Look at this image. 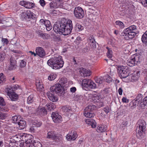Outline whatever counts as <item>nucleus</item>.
<instances>
[{
  "label": "nucleus",
  "mask_w": 147,
  "mask_h": 147,
  "mask_svg": "<svg viewBox=\"0 0 147 147\" xmlns=\"http://www.w3.org/2000/svg\"><path fill=\"white\" fill-rule=\"evenodd\" d=\"M31 140H27L26 141L25 143L24 144L23 146L24 147H28L30 145V143H31L30 142Z\"/></svg>",
  "instance_id": "4d7b16f0"
},
{
  "label": "nucleus",
  "mask_w": 147,
  "mask_h": 147,
  "mask_svg": "<svg viewBox=\"0 0 147 147\" xmlns=\"http://www.w3.org/2000/svg\"><path fill=\"white\" fill-rule=\"evenodd\" d=\"M107 129L106 125H100L98 126L96 129V131L98 133H102L105 131Z\"/></svg>",
  "instance_id": "a211bd4d"
},
{
  "label": "nucleus",
  "mask_w": 147,
  "mask_h": 147,
  "mask_svg": "<svg viewBox=\"0 0 147 147\" xmlns=\"http://www.w3.org/2000/svg\"><path fill=\"white\" fill-rule=\"evenodd\" d=\"M11 100L12 101H16L18 99V95L15 92H13L11 93H9L8 96Z\"/></svg>",
  "instance_id": "412c9836"
},
{
  "label": "nucleus",
  "mask_w": 147,
  "mask_h": 147,
  "mask_svg": "<svg viewBox=\"0 0 147 147\" xmlns=\"http://www.w3.org/2000/svg\"><path fill=\"white\" fill-rule=\"evenodd\" d=\"M56 75L53 73H51L48 77V79L50 81H52L55 79Z\"/></svg>",
  "instance_id": "c03bdc74"
},
{
  "label": "nucleus",
  "mask_w": 147,
  "mask_h": 147,
  "mask_svg": "<svg viewBox=\"0 0 147 147\" xmlns=\"http://www.w3.org/2000/svg\"><path fill=\"white\" fill-rule=\"evenodd\" d=\"M38 36L44 39L46 38V34L43 33L42 31H38L37 32Z\"/></svg>",
  "instance_id": "ea45409f"
},
{
  "label": "nucleus",
  "mask_w": 147,
  "mask_h": 147,
  "mask_svg": "<svg viewBox=\"0 0 147 147\" xmlns=\"http://www.w3.org/2000/svg\"><path fill=\"white\" fill-rule=\"evenodd\" d=\"M26 16V19L28 18V19H31L33 16V13L32 12L30 11V10H28L25 13Z\"/></svg>",
  "instance_id": "473e14b6"
},
{
  "label": "nucleus",
  "mask_w": 147,
  "mask_h": 147,
  "mask_svg": "<svg viewBox=\"0 0 147 147\" xmlns=\"http://www.w3.org/2000/svg\"><path fill=\"white\" fill-rule=\"evenodd\" d=\"M71 134H70L69 133L67 135L66 138L67 140H68V141H70L71 140H72V139H71Z\"/></svg>",
  "instance_id": "0e129e2a"
},
{
  "label": "nucleus",
  "mask_w": 147,
  "mask_h": 147,
  "mask_svg": "<svg viewBox=\"0 0 147 147\" xmlns=\"http://www.w3.org/2000/svg\"><path fill=\"white\" fill-rule=\"evenodd\" d=\"M50 14L53 16H56L57 14V11L54 9H51L49 10Z\"/></svg>",
  "instance_id": "8fccbe9b"
},
{
  "label": "nucleus",
  "mask_w": 147,
  "mask_h": 147,
  "mask_svg": "<svg viewBox=\"0 0 147 147\" xmlns=\"http://www.w3.org/2000/svg\"><path fill=\"white\" fill-rule=\"evenodd\" d=\"M21 117L18 115H16L12 117V120L13 122L16 124L19 121H20Z\"/></svg>",
  "instance_id": "a878e982"
},
{
  "label": "nucleus",
  "mask_w": 147,
  "mask_h": 147,
  "mask_svg": "<svg viewBox=\"0 0 147 147\" xmlns=\"http://www.w3.org/2000/svg\"><path fill=\"white\" fill-rule=\"evenodd\" d=\"M45 107L49 111H51L53 110L55 108V106L54 105L51 103H49L47 104L46 105Z\"/></svg>",
  "instance_id": "f704fd0d"
},
{
  "label": "nucleus",
  "mask_w": 147,
  "mask_h": 147,
  "mask_svg": "<svg viewBox=\"0 0 147 147\" xmlns=\"http://www.w3.org/2000/svg\"><path fill=\"white\" fill-rule=\"evenodd\" d=\"M73 28L72 21L70 20L67 21L63 18L61 21L55 23L53 30L56 33L61 32L64 35H67L71 33Z\"/></svg>",
  "instance_id": "f257e3e1"
},
{
  "label": "nucleus",
  "mask_w": 147,
  "mask_h": 147,
  "mask_svg": "<svg viewBox=\"0 0 147 147\" xmlns=\"http://www.w3.org/2000/svg\"><path fill=\"white\" fill-rule=\"evenodd\" d=\"M62 110L64 112H67L68 113H72V110L70 107H67L65 106H63L62 108Z\"/></svg>",
  "instance_id": "7c9ffc66"
},
{
  "label": "nucleus",
  "mask_w": 147,
  "mask_h": 147,
  "mask_svg": "<svg viewBox=\"0 0 147 147\" xmlns=\"http://www.w3.org/2000/svg\"><path fill=\"white\" fill-rule=\"evenodd\" d=\"M102 111L105 112L107 114L109 111V107H106L103 109Z\"/></svg>",
  "instance_id": "69168bd1"
},
{
  "label": "nucleus",
  "mask_w": 147,
  "mask_h": 147,
  "mask_svg": "<svg viewBox=\"0 0 147 147\" xmlns=\"http://www.w3.org/2000/svg\"><path fill=\"white\" fill-rule=\"evenodd\" d=\"M19 125V129H23L25 128L26 126V122L24 120H21L20 119V121H19L17 123Z\"/></svg>",
  "instance_id": "5701e85b"
},
{
  "label": "nucleus",
  "mask_w": 147,
  "mask_h": 147,
  "mask_svg": "<svg viewBox=\"0 0 147 147\" xmlns=\"http://www.w3.org/2000/svg\"><path fill=\"white\" fill-rule=\"evenodd\" d=\"M35 127H40L42 124L41 122H38L37 121H34L32 123Z\"/></svg>",
  "instance_id": "49530a36"
},
{
  "label": "nucleus",
  "mask_w": 147,
  "mask_h": 147,
  "mask_svg": "<svg viewBox=\"0 0 147 147\" xmlns=\"http://www.w3.org/2000/svg\"><path fill=\"white\" fill-rule=\"evenodd\" d=\"M72 135L71 136V139L73 140H75L77 137V134L76 131H74L72 133Z\"/></svg>",
  "instance_id": "603ef678"
},
{
  "label": "nucleus",
  "mask_w": 147,
  "mask_h": 147,
  "mask_svg": "<svg viewBox=\"0 0 147 147\" xmlns=\"http://www.w3.org/2000/svg\"><path fill=\"white\" fill-rule=\"evenodd\" d=\"M138 33V31L135 25H132L125 29L121 33L120 35L124 36L126 40H129L133 38Z\"/></svg>",
  "instance_id": "f03ea898"
},
{
  "label": "nucleus",
  "mask_w": 147,
  "mask_h": 147,
  "mask_svg": "<svg viewBox=\"0 0 147 147\" xmlns=\"http://www.w3.org/2000/svg\"><path fill=\"white\" fill-rule=\"evenodd\" d=\"M92 99L93 100L94 102H98L101 100V96L99 94H94L92 97Z\"/></svg>",
  "instance_id": "cd10ccee"
},
{
  "label": "nucleus",
  "mask_w": 147,
  "mask_h": 147,
  "mask_svg": "<svg viewBox=\"0 0 147 147\" xmlns=\"http://www.w3.org/2000/svg\"><path fill=\"white\" fill-rule=\"evenodd\" d=\"M145 102L143 101V100L142 101H141L139 105V106L142 109H145L147 107V105L146 104V103Z\"/></svg>",
  "instance_id": "a18cd8bd"
},
{
  "label": "nucleus",
  "mask_w": 147,
  "mask_h": 147,
  "mask_svg": "<svg viewBox=\"0 0 147 147\" xmlns=\"http://www.w3.org/2000/svg\"><path fill=\"white\" fill-rule=\"evenodd\" d=\"M76 30L77 31H80L83 30L84 27L79 24H77L75 27Z\"/></svg>",
  "instance_id": "c9c22d12"
},
{
  "label": "nucleus",
  "mask_w": 147,
  "mask_h": 147,
  "mask_svg": "<svg viewBox=\"0 0 147 147\" xmlns=\"http://www.w3.org/2000/svg\"><path fill=\"white\" fill-rule=\"evenodd\" d=\"M96 82L98 84V85L101 84L104 81V78L102 77L97 78L95 79Z\"/></svg>",
  "instance_id": "4c0bfd02"
},
{
  "label": "nucleus",
  "mask_w": 147,
  "mask_h": 147,
  "mask_svg": "<svg viewBox=\"0 0 147 147\" xmlns=\"http://www.w3.org/2000/svg\"><path fill=\"white\" fill-rule=\"evenodd\" d=\"M142 97L143 95L141 94H139L138 95L135 100L139 103V102H140L142 101Z\"/></svg>",
  "instance_id": "e433bc0d"
},
{
  "label": "nucleus",
  "mask_w": 147,
  "mask_h": 147,
  "mask_svg": "<svg viewBox=\"0 0 147 147\" xmlns=\"http://www.w3.org/2000/svg\"><path fill=\"white\" fill-rule=\"evenodd\" d=\"M61 1H53L50 3V5L51 8H55L58 7L60 5Z\"/></svg>",
  "instance_id": "6ab92c4d"
},
{
  "label": "nucleus",
  "mask_w": 147,
  "mask_h": 147,
  "mask_svg": "<svg viewBox=\"0 0 147 147\" xmlns=\"http://www.w3.org/2000/svg\"><path fill=\"white\" fill-rule=\"evenodd\" d=\"M6 117V114L4 113L0 112V119H4Z\"/></svg>",
  "instance_id": "13d9d810"
},
{
  "label": "nucleus",
  "mask_w": 147,
  "mask_h": 147,
  "mask_svg": "<svg viewBox=\"0 0 147 147\" xmlns=\"http://www.w3.org/2000/svg\"><path fill=\"white\" fill-rule=\"evenodd\" d=\"M20 5L27 8H31L34 7V4L33 3H29L26 1H21L20 2Z\"/></svg>",
  "instance_id": "ddd939ff"
},
{
  "label": "nucleus",
  "mask_w": 147,
  "mask_h": 147,
  "mask_svg": "<svg viewBox=\"0 0 147 147\" xmlns=\"http://www.w3.org/2000/svg\"><path fill=\"white\" fill-rule=\"evenodd\" d=\"M115 23L116 25H119V27L121 28H123L124 27L123 23L121 21H117L115 22Z\"/></svg>",
  "instance_id": "09e8293b"
},
{
  "label": "nucleus",
  "mask_w": 147,
  "mask_h": 147,
  "mask_svg": "<svg viewBox=\"0 0 147 147\" xmlns=\"http://www.w3.org/2000/svg\"><path fill=\"white\" fill-rule=\"evenodd\" d=\"M67 82V79L62 78L59 81L60 84L62 86V87L65 86V84Z\"/></svg>",
  "instance_id": "58836bf2"
},
{
  "label": "nucleus",
  "mask_w": 147,
  "mask_h": 147,
  "mask_svg": "<svg viewBox=\"0 0 147 147\" xmlns=\"http://www.w3.org/2000/svg\"><path fill=\"white\" fill-rule=\"evenodd\" d=\"M35 51L37 53V55L40 57H43L46 55L45 51L42 47H37Z\"/></svg>",
  "instance_id": "9b49d317"
},
{
  "label": "nucleus",
  "mask_w": 147,
  "mask_h": 147,
  "mask_svg": "<svg viewBox=\"0 0 147 147\" xmlns=\"http://www.w3.org/2000/svg\"><path fill=\"white\" fill-rule=\"evenodd\" d=\"M90 49V47L89 44H86V47L84 49V52H87Z\"/></svg>",
  "instance_id": "bf43d9fd"
},
{
  "label": "nucleus",
  "mask_w": 147,
  "mask_h": 147,
  "mask_svg": "<svg viewBox=\"0 0 147 147\" xmlns=\"http://www.w3.org/2000/svg\"><path fill=\"white\" fill-rule=\"evenodd\" d=\"M96 108V107L93 105H88L84 109V115L86 117L91 118L95 116V114L92 112Z\"/></svg>",
  "instance_id": "0eeeda50"
},
{
  "label": "nucleus",
  "mask_w": 147,
  "mask_h": 147,
  "mask_svg": "<svg viewBox=\"0 0 147 147\" xmlns=\"http://www.w3.org/2000/svg\"><path fill=\"white\" fill-rule=\"evenodd\" d=\"M90 81L88 82V87L90 89H95L96 88V85L94 82L91 80H89Z\"/></svg>",
  "instance_id": "2f4dec72"
},
{
  "label": "nucleus",
  "mask_w": 147,
  "mask_h": 147,
  "mask_svg": "<svg viewBox=\"0 0 147 147\" xmlns=\"http://www.w3.org/2000/svg\"><path fill=\"white\" fill-rule=\"evenodd\" d=\"M141 3L144 6H147V1H142Z\"/></svg>",
  "instance_id": "774afa93"
},
{
  "label": "nucleus",
  "mask_w": 147,
  "mask_h": 147,
  "mask_svg": "<svg viewBox=\"0 0 147 147\" xmlns=\"http://www.w3.org/2000/svg\"><path fill=\"white\" fill-rule=\"evenodd\" d=\"M90 79H85L83 80L82 82V85L83 87L88 88V82Z\"/></svg>",
  "instance_id": "72a5a7b5"
},
{
  "label": "nucleus",
  "mask_w": 147,
  "mask_h": 147,
  "mask_svg": "<svg viewBox=\"0 0 147 147\" xmlns=\"http://www.w3.org/2000/svg\"><path fill=\"white\" fill-rule=\"evenodd\" d=\"M34 147H42L41 144L39 142L34 143Z\"/></svg>",
  "instance_id": "680f3d73"
},
{
  "label": "nucleus",
  "mask_w": 147,
  "mask_h": 147,
  "mask_svg": "<svg viewBox=\"0 0 147 147\" xmlns=\"http://www.w3.org/2000/svg\"><path fill=\"white\" fill-rule=\"evenodd\" d=\"M64 63L62 57L61 56L51 58L47 62V64L49 66L55 69L62 68Z\"/></svg>",
  "instance_id": "7ed1b4c3"
},
{
  "label": "nucleus",
  "mask_w": 147,
  "mask_h": 147,
  "mask_svg": "<svg viewBox=\"0 0 147 147\" xmlns=\"http://www.w3.org/2000/svg\"><path fill=\"white\" fill-rule=\"evenodd\" d=\"M35 127H36L34 126V125H33V124L32 123V125L30 126L29 130L31 132H34L36 129Z\"/></svg>",
  "instance_id": "052dcab7"
},
{
  "label": "nucleus",
  "mask_w": 147,
  "mask_h": 147,
  "mask_svg": "<svg viewBox=\"0 0 147 147\" xmlns=\"http://www.w3.org/2000/svg\"><path fill=\"white\" fill-rule=\"evenodd\" d=\"M11 51L13 52L16 53L15 55L16 56L21 57L22 56V52L21 51L14 49L12 50Z\"/></svg>",
  "instance_id": "a19ab883"
},
{
  "label": "nucleus",
  "mask_w": 147,
  "mask_h": 147,
  "mask_svg": "<svg viewBox=\"0 0 147 147\" xmlns=\"http://www.w3.org/2000/svg\"><path fill=\"white\" fill-rule=\"evenodd\" d=\"M130 71L128 67L121 66L118 67V72L121 78H126L131 75V74H130Z\"/></svg>",
  "instance_id": "423d86ee"
},
{
  "label": "nucleus",
  "mask_w": 147,
  "mask_h": 147,
  "mask_svg": "<svg viewBox=\"0 0 147 147\" xmlns=\"http://www.w3.org/2000/svg\"><path fill=\"white\" fill-rule=\"evenodd\" d=\"M16 61L14 59L13 57H11L10 59V65L9 67V70L15 69L16 67Z\"/></svg>",
  "instance_id": "2eb2a0df"
},
{
  "label": "nucleus",
  "mask_w": 147,
  "mask_h": 147,
  "mask_svg": "<svg viewBox=\"0 0 147 147\" xmlns=\"http://www.w3.org/2000/svg\"><path fill=\"white\" fill-rule=\"evenodd\" d=\"M37 112L41 116H44L46 115L47 113V109L45 107H42V108H38Z\"/></svg>",
  "instance_id": "f3484780"
},
{
  "label": "nucleus",
  "mask_w": 147,
  "mask_h": 147,
  "mask_svg": "<svg viewBox=\"0 0 147 147\" xmlns=\"http://www.w3.org/2000/svg\"><path fill=\"white\" fill-rule=\"evenodd\" d=\"M141 39L142 42L147 45V30L142 35Z\"/></svg>",
  "instance_id": "c85d7f7f"
},
{
  "label": "nucleus",
  "mask_w": 147,
  "mask_h": 147,
  "mask_svg": "<svg viewBox=\"0 0 147 147\" xmlns=\"http://www.w3.org/2000/svg\"><path fill=\"white\" fill-rule=\"evenodd\" d=\"M90 40L89 45L92 48H95L96 45L94 37L93 35H91L89 38Z\"/></svg>",
  "instance_id": "4be33fe9"
},
{
  "label": "nucleus",
  "mask_w": 147,
  "mask_h": 147,
  "mask_svg": "<svg viewBox=\"0 0 147 147\" xmlns=\"http://www.w3.org/2000/svg\"><path fill=\"white\" fill-rule=\"evenodd\" d=\"M6 91L7 92V95L8 96L9 95V93H12L14 91V90H12L11 88H9V87H7L6 88Z\"/></svg>",
  "instance_id": "864d4df0"
},
{
  "label": "nucleus",
  "mask_w": 147,
  "mask_h": 147,
  "mask_svg": "<svg viewBox=\"0 0 147 147\" xmlns=\"http://www.w3.org/2000/svg\"><path fill=\"white\" fill-rule=\"evenodd\" d=\"M91 72L90 70H87L83 68L82 71H81L80 74L82 76L87 77L90 75Z\"/></svg>",
  "instance_id": "aec40b11"
},
{
  "label": "nucleus",
  "mask_w": 147,
  "mask_h": 147,
  "mask_svg": "<svg viewBox=\"0 0 147 147\" xmlns=\"http://www.w3.org/2000/svg\"><path fill=\"white\" fill-rule=\"evenodd\" d=\"M135 63L132 56L130 58L127 60V65L130 67L133 66L135 65H136Z\"/></svg>",
  "instance_id": "393cba45"
},
{
  "label": "nucleus",
  "mask_w": 147,
  "mask_h": 147,
  "mask_svg": "<svg viewBox=\"0 0 147 147\" xmlns=\"http://www.w3.org/2000/svg\"><path fill=\"white\" fill-rule=\"evenodd\" d=\"M107 56L110 58H112V51L111 50H109L108 51L107 53Z\"/></svg>",
  "instance_id": "6e6d98bb"
},
{
  "label": "nucleus",
  "mask_w": 147,
  "mask_h": 147,
  "mask_svg": "<svg viewBox=\"0 0 147 147\" xmlns=\"http://www.w3.org/2000/svg\"><path fill=\"white\" fill-rule=\"evenodd\" d=\"M75 16L77 18H82L84 16V11L82 8L79 7H76L74 11Z\"/></svg>",
  "instance_id": "6e6552de"
},
{
  "label": "nucleus",
  "mask_w": 147,
  "mask_h": 147,
  "mask_svg": "<svg viewBox=\"0 0 147 147\" xmlns=\"http://www.w3.org/2000/svg\"><path fill=\"white\" fill-rule=\"evenodd\" d=\"M51 117L53 121L55 123L60 122L62 120V117L58 113L53 112L52 114Z\"/></svg>",
  "instance_id": "9d476101"
},
{
  "label": "nucleus",
  "mask_w": 147,
  "mask_h": 147,
  "mask_svg": "<svg viewBox=\"0 0 147 147\" xmlns=\"http://www.w3.org/2000/svg\"><path fill=\"white\" fill-rule=\"evenodd\" d=\"M33 98L32 95H30L28 98L27 100V103L28 104L32 103L33 101Z\"/></svg>",
  "instance_id": "de8ad7c7"
},
{
  "label": "nucleus",
  "mask_w": 147,
  "mask_h": 147,
  "mask_svg": "<svg viewBox=\"0 0 147 147\" xmlns=\"http://www.w3.org/2000/svg\"><path fill=\"white\" fill-rule=\"evenodd\" d=\"M5 53L3 52H0V61H3L5 57Z\"/></svg>",
  "instance_id": "37998d69"
},
{
  "label": "nucleus",
  "mask_w": 147,
  "mask_h": 147,
  "mask_svg": "<svg viewBox=\"0 0 147 147\" xmlns=\"http://www.w3.org/2000/svg\"><path fill=\"white\" fill-rule=\"evenodd\" d=\"M61 138L59 134H56L55 131H53L49 132L47 133V138H51L58 141L60 140Z\"/></svg>",
  "instance_id": "1a4fd4ad"
},
{
  "label": "nucleus",
  "mask_w": 147,
  "mask_h": 147,
  "mask_svg": "<svg viewBox=\"0 0 147 147\" xmlns=\"http://www.w3.org/2000/svg\"><path fill=\"white\" fill-rule=\"evenodd\" d=\"M140 74L139 71H137L136 72V74L134 73L131 76V80L135 81L137 80L139 77Z\"/></svg>",
  "instance_id": "c756f323"
},
{
  "label": "nucleus",
  "mask_w": 147,
  "mask_h": 147,
  "mask_svg": "<svg viewBox=\"0 0 147 147\" xmlns=\"http://www.w3.org/2000/svg\"><path fill=\"white\" fill-rule=\"evenodd\" d=\"M6 81V78L3 74L1 73L0 74V84L5 82Z\"/></svg>",
  "instance_id": "79ce46f5"
},
{
  "label": "nucleus",
  "mask_w": 147,
  "mask_h": 147,
  "mask_svg": "<svg viewBox=\"0 0 147 147\" xmlns=\"http://www.w3.org/2000/svg\"><path fill=\"white\" fill-rule=\"evenodd\" d=\"M50 90V92H55L60 96H63L65 93V91L63 87L59 84H57L55 85L51 86Z\"/></svg>",
  "instance_id": "39448f33"
},
{
  "label": "nucleus",
  "mask_w": 147,
  "mask_h": 147,
  "mask_svg": "<svg viewBox=\"0 0 147 147\" xmlns=\"http://www.w3.org/2000/svg\"><path fill=\"white\" fill-rule=\"evenodd\" d=\"M132 56L136 65H138L140 63L142 58L141 55L139 54L136 53L133 55Z\"/></svg>",
  "instance_id": "f8f14e48"
},
{
  "label": "nucleus",
  "mask_w": 147,
  "mask_h": 147,
  "mask_svg": "<svg viewBox=\"0 0 147 147\" xmlns=\"http://www.w3.org/2000/svg\"><path fill=\"white\" fill-rule=\"evenodd\" d=\"M105 79H106V81L107 82L109 83L112 81L111 78L108 74H107L106 76V78H104V80H105Z\"/></svg>",
  "instance_id": "3c124183"
},
{
  "label": "nucleus",
  "mask_w": 147,
  "mask_h": 147,
  "mask_svg": "<svg viewBox=\"0 0 147 147\" xmlns=\"http://www.w3.org/2000/svg\"><path fill=\"white\" fill-rule=\"evenodd\" d=\"M127 124V122L126 121H123L120 125V126L121 127H123L126 126Z\"/></svg>",
  "instance_id": "338daca9"
},
{
  "label": "nucleus",
  "mask_w": 147,
  "mask_h": 147,
  "mask_svg": "<svg viewBox=\"0 0 147 147\" xmlns=\"http://www.w3.org/2000/svg\"><path fill=\"white\" fill-rule=\"evenodd\" d=\"M138 102L134 99L129 103V106L131 109H133L138 106Z\"/></svg>",
  "instance_id": "b1692460"
},
{
  "label": "nucleus",
  "mask_w": 147,
  "mask_h": 147,
  "mask_svg": "<svg viewBox=\"0 0 147 147\" xmlns=\"http://www.w3.org/2000/svg\"><path fill=\"white\" fill-rule=\"evenodd\" d=\"M49 99L53 102H56L58 100V98L54 94L50 92H48L47 94Z\"/></svg>",
  "instance_id": "dca6fc26"
},
{
  "label": "nucleus",
  "mask_w": 147,
  "mask_h": 147,
  "mask_svg": "<svg viewBox=\"0 0 147 147\" xmlns=\"http://www.w3.org/2000/svg\"><path fill=\"white\" fill-rule=\"evenodd\" d=\"M45 24L46 27V29L47 31L50 30L52 28V26L50 21L48 20H46V22H45Z\"/></svg>",
  "instance_id": "bb28decb"
},
{
  "label": "nucleus",
  "mask_w": 147,
  "mask_h": 147,
  "mask_svg": "<svg viewBox=\"0 0 147 147\" xmlns=\"http://www.w3.org/2000/svg\"><path fill=\"white\" fill-rule=\"evenodd\" d=\"M86 123L88 125H90L91 127L94 128L96 127V123L95 121L92 119L89 118L85 119Z\"/></svg>",
  "instance_id": "4468645a"
},
{
  "label": "nucleus",
  "mask_w": 147,
  "mask_h": 147,
  "mask_svg": "<svg viewBox=\"0 0 147 147\" xmlns=\"http://www.w3.org/2000/svg\"><path fill=\"white\" fill-rule=\"evenodd\" d=\"M146 123L144 120H140L138 121L137 123V127L136 132L137 138H140L142 136L143 133L146 130Z\"/></svg>",
  "instance_id": "20e7f679"
},
{
  "label": "nucleus",
  "mask_w": 147,
  "mask_h": 147,
  "mask_svg": "<svg viewBox=\"0 0 147 147\" xmlns=\"http://www.w3.org/2000/svg\"><path fill=\"white\" fill-rule=\"evenodd\" d=\"M26 65V62L24 60H22L20 62V66L21 67H24Z\"/></svg>",
  "instance_id": "5fc2aeb1"
},
{
  "label": "nucleus",
  "mask_w": 147,
  "mask_h": 147,
  "mask_svg": "<svg viewBox=\"0 0 147 147\" xmlns=\"http://www.w3.org/2000/svg\"><path fill=\"white\" fill-rule=\"evenodd\" d=\"M0 105L2 106L5 105V102L4 101L3 98L1 97H0Z\"/></svg>",
  "instance_id": "e2e57ef3"
}]
</instances>
